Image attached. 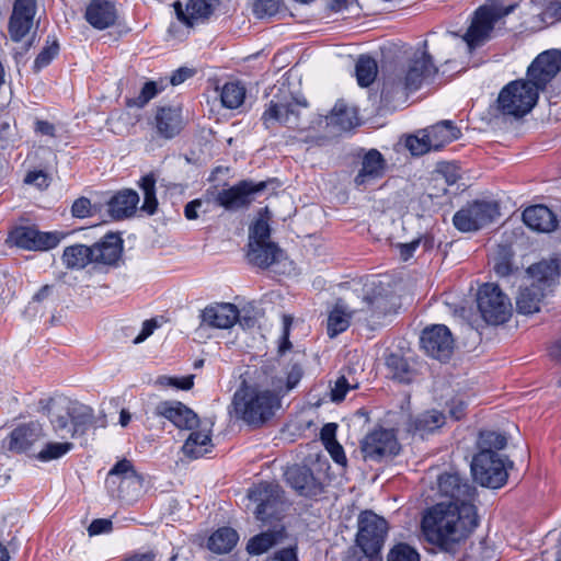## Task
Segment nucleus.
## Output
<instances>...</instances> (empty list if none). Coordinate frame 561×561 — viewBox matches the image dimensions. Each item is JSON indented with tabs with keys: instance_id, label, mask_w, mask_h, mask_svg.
<instances>
[{
	"instance_id": "obj_1",
	"label": "nucleus",
	"mask_w": 561,
	"mask_h": 561,
	"mask_svg": "<svg viewBox=\"0 0 561 561\" xmlns=\"http://www.w3.org/2000/svg\"><path fill=\"white\" fill-rule=\"evenodd\" d=\"M283 377L274 365H264L254 373L253 380L243 379L232 397L231 414L250 426L260 427L282 407Z\"/></svg>"
},
{
	"instance_id": "obj_2",
	"label": "nucleus",
	"mask_w": 561,
	"mask_h": 561,
	"mask_svg": "<svg viewBox=\"0 0 561 561\" xmlns=\"http://www.w3.org/2000/svg\"><path fill=\"white\" fill-rule=\"evenodd\" d=\"M307 108L308 102L304 98H296L290 93L274 95L266 104L261 121L266 129H271L275 123H278L300 131L314 129L323 124L348 130L357 124L356 111L343 103H336L327 116L316 115L310 125L302 122V114Z\"/></svg>"
},
{
	"instance_id": "obj_3",
	"label": "nucleus",
	"mask_w": 561,
	"mask_h": 561,
	"mask_svg": "<svg viewBox=\"0 0 561 561\" xmlns=\"http://www.w3.org/2000/svg\"><path fill=\"white\" fill-rule=\"evenodd\" d=\"M478 526L474 504L455 505L437 503L422 519L428 538L438 543H454L466 539Z\"/></svg>"
},
{
	"instance_id": "obj_4",
	"label": "nucleus",
	"mask_w": 561,
	"mask_h": 561,
	"mask_svg": "<svg viewBox=\"0 0 561 561\" xmlns=\"http://www.w3.org/2000/svg\"><path fill=\"white\" fill-rule=\"evenodd\" d=\"M437 72L438 68L427 51V41H423L409 56L403 69L383 79L381 98L386 102H391L397 98L407 96L409 92L416 91L424 83L431 82Z\"/></svg>"
},
{
	"instance_id": "obj_5",
	"label": "nucleus",
	"mask_w": 561,
	"mask_h": 561,
	"mask_svg": "<svg viewBox=\"0 0 561 561\" xmlns=\"http://www.w3.org/2000/svg\"><path fill=\"white\" fill-rule=\"evenodd\" d=\"M39 407L49 417L54 432L60 436L67 433L73 437L76 433L83 432L93 419L91 408L62 394L41 400Z\"/></svg>"
},
{
	"instance_id": "obj_6",
	"label": "nucleus",
	"mask_w": 561,
	"mask_h": 561,
	"mask_svg": "<svg viewBox=\"0 0 561 561\" xmlns=\"http://www.w3.org/2000/svg\"><path fill=\"white\" fill-rule=\"evenodd\" d=\"M560 275L558 260H543L527 268L529 285L523 287L516 298L518 312L531 314L540 310L542 299L551 291Z\"/></svg>"
},
{
	"instance_id": "obj_7",
	"label": "nucleus",
	"mask_w": 561,
	"mask_h": 561,
	"mask_svg": "<svg viewBox=\"0 0 561 561\" xmlns=\"http://www.w3.org/2000/svg\"><path fill=\"white\" fill-rule=\"evenodd\" d=\"M515 4L504 5L501 0H490L480 5L471 18L467 32L462 35L469 50H473L490 41L495 26L515 10Z\"/></svg>"
},
{
	"instance_id": "obj_8",
	"label": "nucleus",
	"mask_w": 561,
	"mask_h": 561,
	"mask_svg": "<svg viewBox=\"0 0 561 561\" xmlns=\"http://www.w3.org/2000/svg\"><path fill=\"white\" fill-rule=\"evenodd\" d=\"M539 92L527 80H515L506 84L497 98V108L504 115L523 117L538 101Z\"/></svg>"
},
{
	"instance_id": "obj_9",
	"label": "nucleus",
	"mask_w": 561,
	"mask_h": 561,
	"mask_svg": "<svg viewBox=\"0 0 561 561\" xmlns=\"http://www.w3.org/2000/svg\"><path fill=\"white\" fill-rule=\"evenodd\" d=\"M248 499L256 504L254 515L261 522L278 519L286 506L283 490L272 482H260L250 488Z\"/></svg>"
},
{
	"instance_id": "obj_10",
	"label": "nucleus",
	"mask_w": 561,
	"mask_h": 561,
	"mask_svg": "<svg viewBox=\"0 0 561 561\" xmlns=\"http://www.w3.org/2000/svg\"><path fill=\"white\" fill-rule=\"evenodd\" d=\"M477 302L481 317L489 324H502L512 316V302L496 284H483L479 288Z\"/></svg>"
},
{
	"instance_id": "obj_11",
	"label": "nucleus",
	"mask_w": 561,
	"mask_h": 561,
	"mask_svg": "<svg viewBox=\"0 0 561 561\" xmlns=\"http://www.w3.org/2000/svg\"><path fill=\"white\" fill-rule=\"evenodd\" d=\"M388 523L383 517L371 511H365L358 516L356 543L367 557L377 554L386 539Z\"/></svg>"
},
{
	"instance_id": "obj_12",
	"label": "nucleus",
	"mask_w": 561,
	"mask_h": 561,
	"mask_svg": "<svg viewBox=\"0 0 561 561\" xmlns=\"http://www.w3.org/2000/svg\"><path fill=\"white\" fill-rule=\"evenodd\" d=\"M500 216L497 203L491 201H473L456 211L454 226L462 232L477 231Z\"/></svg>"
},
{
	"instance_id": "obj_13",
	"label": "nucleus",
	"mask_w": 561,
	"mask_h": 561,
	"mask_svg": "<svg viewBox=\"0 0 561 561\" xmlns=\"http://www.w3.org/2000/svg\"><path fill=\"white\" fill-rule=\"evenodd\" d=\"M474 480L482 486L499 489L507 481V466L501 455L477 454L471 462Z\"/></svg>"
},
{
	"instance_id": "obj_14",
	"label": "nucleus",
	"mask_w": 561,
	"mask_h": 561,
	"mask_svg": "<svg viewBox=\"0 0 561 561\" xmlns=\"http://www.w3.org/2000/svg\"><path fill=\"white\" fill-rule=\"evenodd\" d=\"M265 187V182L253 183L251 181H241L229 188L210 191V198L215 206L234 211L251 205L255 195L264 191Z\"/></svg>"
},
{
	"instance_id": "obj_15",
	"label": "nucleus",
	"mask_w": 561,
	"mask_h": 561,
	"mask_svg": "<svg viewBox=\"0 0 561 561\" xmlns=\"http://www.w3.org/2000/svg\"><path fill=\"white\" fill-rule=\"evenodd\" d=\"M399 450L398 439L390 430H375L360 443V451L365 460L381 461L383 458L397 455Z\"/></svg>"
},
{
	"instance_id": "obj_16",
	"label": "nucleus",
	"mask_w": 561,
	"mask_h": 561,
	"mask_svg": "<svg viewBox=\"0 0 561 561\" xmlns=\"http://www.w3.org/2000/svg\"><path fill=\"white\" fill-rule=\"evenodd\" d=\"M438 492L442 496L448 499L447 503L461 505L474 504L476 488L466 477L458 472H445L437 480Z\"/></svg>"
},
{
	"instance_id": "obj_17",
	"label": "nucleus",
	"mask_w": 561,
	"mask_h": 561,
	"mask_svg": "<svg viewBox=\"0 0 561 561\" xmlns=\"http://www.w3.org/2000/svg\"><path fill=\"white\" fill-rule=\"evenodd\" d=\"M560 70L561 54L557 50H547L538 55L528 67L527 81L539 92L546 89Z\"/></svg>"
},
{
	"instance_id": "obj_18",
	"label": "nucleus",
	"mask_w": 561,
	"mask_h": 561,
	"mask_svg": "<svg viewBox=\"0 0 561 561\" xmlns=\"http://www.w3.org/2000/svg\"><path fill=\"white\" fill-rule=\"evenodd\" d=\"M37 12L36 0H14L12 12L8 22V32L14 43H20L30 33L34 25Z\"/></svg>"
},
{
	"instance_id": "obj_19",
	"label": "nucleus",
	"mask_w": 561,
	"mask_h": 561,
	"mask_svg": "<svg viewBox=\"0 0 561 561\" xmlns=\"http://www.w3.org/2000/svg\"><path fill=\"white\" fill-rule=\"evenodd\" d=\"M65 234L62 232H42L32 227H19L11 233V239L19 248L30 251H47L56 248Z\"/></svg>"
},
{
	"instance_id": "obj_20",
	"label": "nucleus",
	"mask_w": 561,
	"mask_h": 561,
	"mask_svg": "<svg viewBox=\"0 0 561 561\" xmlns=\"http://www.w3.org/2000/svg\"><path fill=\"white\" fill-rule=\"evenodd\" d=\"M421 344L425 352L439 360L448 359L454 352V339L444 324H435L423 330Z\"/></svg>"
},
{
	"instance_id": "obj_21",
	"label": "nucleus",
	"mask_w": 561,
	"mask_h": 561,
	"mask_svg": "<svg viewBox=\"0 0 561 561\" xmlns=\"http://www.w3.org/2000/svg\"><path fill=\"white\" fill-rule=\"evenodd\" d=\"M199 319V328L230 329L239 319V309L230 302H215L202 310Z\"/></svg>"
},
{
	"instance_id": "obj_22",
	"label": "nucleus",
	"mask_w": 561,
	"mask_h": 561,
	"mask_svg": "<svg viewBox=\"0 0 561 561\" xmlns=\"http://www.w3.org/2000/svg\"><path fill=\"white\" fill-rule=\"evenodd\" d=\"M156 414L169 420L180 430H194L199 424L198 415L180 401H162L158 403Z\"/></svg>"
},
{
	"instance_id": "obj_23",
	"label": "nucleus",
	"mask_w": 561,
	"mask_h": 561,
	"mask_svg": "<svg viewBox=\"0 0 561 561\" xmlns=\"http://www.w3.org/2000/svg\"><path fill=\"white\" fill-rule=\"evenodd\" d=\"M108 476H121L118 489L119 496L124 500H134L142 489V477L134 470L131 462L127 459L118 461L110 470Z\"/></svg>"
},
{
	"instance_id": "obj_24",
	"label": "nucleus",
	"mask_w": 561,
	"mask_h": 561,
	"mask_svg": "<svg viewBox=\"0 0 561 561\" xmlns=\"http://www.w3.org/2000/svg\"><path fill=\"white\" fill-rule=\"evenodd\" d=\"M117 9L110 0H91L84 12L87 22L96 30H106L116 24Z\"/></svg>"
},
{
	"instance_id": "obj_25",
	"label": "nucleus",
	"mask_w": 561,
	"mask_h": 561,
	"mask_svg": "<svg viewBox=\"0 0 561 561\" xmlns=\"http://www.w3.org/2000/svg\"><path fill=\"white\" fill-rule=\"evenodd\" d=\"M154 121L158 135L165 139L175 137L184 127V118L180 106L159 107Z\"/></svg>"
},
{
	"instance_id": "obj_26",
	"label": "nucleus",
	"mask_w": 561,
	"mask_h": 561,
	"mask_svg": "<svg viewBox=\"0 0 561 561\" xmlns=\"http://www.w3.org/2000/svg\"><path fill=\"white\" fill-rule=\"evenodd\" d=\"M90 248L93 263L113 265L122 255L123 241L118 234L107 233Z\"/></svg>"
},
{
	"instance_id": "obj_27",
	"label": "nucleus",
	"mask_w": 561,
	"mask_h": 561,
	"mask_svg": "<svg viewBox=\"0 0 561 561\" xmlns=\"http://www.w3.org/2000/svg\"><path fill=\"white\" fill-rule=\"evenodd\" d=\"M287 483L302 496H313L320 492V485L312 471L306 466H293L285 472Z\"/></svg>"
},
{
	"instance_id": "obj_28",
	"label": "nucleus",
	"mask_w": 561,
	"mask_h": 561,
	"mask_svg": "<svg viewBox=\"0 0 561 561\" xmlns=\"http://www.w3.org/2000/svg\"><path fill=\"white\" fill-rule=\"evenodd\" d=\"M42 436L43 427L38 422L19 425L9 435L8 448L15 453L25 451Z\"/></svg>"
},
{
	"instance_id": "obj_29",
	"label": "nucleus",
	"mask_w": 561,
	"mask_h": 561,
	"mask_svg": "<svg viewBox=\"0 0 561 561\" xmlns=\"http://www.w3.org/2000/svg\"><path fill=\"white\" fill-rule=\"evenodd\" d=\"M386 162L382 154L376 150H369L363 158L362 168L354 179L357 187L365 186L380 179L385 173Z\"/></svg>"
},
{
	"instance_id": "obj_30",
	"label": "nucleus",
	"mask_w": 561,
	"mask_h": 561,
	"mask_svg": "<svg viewBox=\"0 0 561 561\" xmlns=\"http://www.w3.org/2000/svg\"><path fill=\"white\" fill-rule=\"evenodd\" d=\"M523 221L530 229L540 232L553 231L558 226L557 218L552 210L543 205H535L526 208L523 211Z\"/></svg>"
},
{
	"instance_id": "obj_31",
	"label": "nucleus",
	"mask_w": 561,
	"mask_h": 561,
	"mask_svg": "<svg viewBox=\"0 0 561 561\" xmlns=\"http://www.w3.org/2000/svg\"><path fill=\"white\" fill-rule=\"evenodd\" d=\"M219 0H188L185 10L180 2L174 4L178 19L188 26H193L194 21L207 19L218 5Z\"/></svg>"
},
{
	"instance_id": "obj_32",
	"label": "nucleus",
	"mask_w": 561,
	"mask_h": 561,
	"mask_svg": "<svg viewBox=\"0 0 561 561\" xmlns=\"http://www.w3.org/2000/svg\"><path fill=\"white\" fill-rule=\"evenodd\" d=\"M138 202L139 196L136 191H121L110 199L108 213L114 219L129 217L136 211Z\"/></svg>"
},
{
	"instance_id": "obj_33",
	"label": "nucleus",
	"mask_w": 561,
	"mask_h": 561,
	"mask_svg": "<svg viewBox=\"0 0 561 561\" xmlns=\"http://www.w3.org/2000/svg\"><path fill=\"white\" fill-rule=\"evenodd\" d=\"M460 135V129L450 121H443L425 129V137H430V146L435 151L458 139Z\"/></svg>"
},
{
	"instance_id": "obj_34",
	"label": "nucleus",
	"mask_w": 561,
	"mask_h": 561,
	"mask_svg": "<svg viewBox=\"0 0 561 561\" xmlns=\"http://www.w3.org/2000/svg\"><path fill=\"white\" fill-rule=\"evenodd\" d=\"M248 260L252 265L267 268L277 263L283 255L282 250L275 244L249 243Z\"/></svg>"
},
{
	"instance_id": "obj_35",
	"label": "nucleus",
	"mask_w": 561,
	"mask_h": 561,
	"mask_svg": "<svg viewBox=\"0 0 561 561\" xmlns=\"http://www.w3.org/2000/svg\"><path fill=\"white\" fill-rule=\"evenodd\" d=\"M445 423V416L442 412L432 410L421 413L414 417L410 416L407 422V430L414 434H428L442 427Z\"/></svg>"
},
{
	"instance_id": "obj_36",
	"label": "nucleus",
	"mask_w": 561,
	"mask_h": 561,
	"mask_svg": "<svg viewBox=\"0 0 561 561\" xmlns=\"http://www.w3.org/2000/svg\"><path fill=\"white\" fill-rule=\"evenodd\" d=\"M285 538L284 529L267 530L252 537L245 547L251 556H261L279 543Z\"/></svg>"
},
{
	"instance_id": "obj_37",
	"label": "nucleus",
	"mask_w": 561,
	"mask_h": 561,
	"mask_svg": "<svg viewBox=\"0 0 561 561\" xmlns=\"http://www.w3.org/2000/svg\"><path fill=\"white\" fill-rule=\"evenodd\" d=\"M213 448L210 430L195 431L185 440L182 450L190 458H199L208 454Z\"/></svg>"
},
{
	"instance_id": "obj_38",
	"label": "nucleus",
	"mask_w": 561,
	"mask_h": 561,
	"mask_svg": "<svg viewBox=\"0 0 561 561\" xmlns=\"http://www.w3.org/2000/svg\"><path fill=\"white\" fill-rule=\"evenodd\" d=\"M61 262L68 270H82L93 263L91 248L84 244L66 247L61 255Z\"/></svg>"
},
{
	"instance_id": "obj_39",
	"label": "nucleus",
	"mask_w": 561,
	"mask_h": 561,
	"mask_svg": "<svg viewBox=\"0 0 561 561\" xmlns=\"http://www.w3.org/2000/svg\"><path fill=\"white\" fill-rule=\"evenodd\" d=\"M239 540L238 533L230 527L217 529L208 538L207 547L215 553L222 554L230 552Z\"/></svg>"
},
{
	"instance_id": "obj_40",
	"label": "nucleus",
	"mask_w": 561,
	"mask_h": 561,
	"mask_svg": "<svg viewBox=\"0 0 561 561\" xmlns=\"http://www.w3.org/2000/svg\"><path fill=\"white\" fill-rule=\"evenodd\" d=\"M245 93L247 90L242 83L238 81L227 82L220 89L221 104L230 110L238 108L243 104Z\"/></svg>"
},
{
	"instance_id": "obj_41",
	"label": "nucleus",
	"mask_w": 561,
	"mask_h": 561,
	"mask_svg": "<svg viewBox=\"0 0 561 561\" xmlns=\"http://www.w3.org/2000/svg\"><path fill=\"white\" fill-rule=\"evenodd\" d=\"M352 314L347 312L344 307L336 304L328 317V335L335 337L340 333L344 332L351 323Z\"/></svg>"
},
{
	"instance_id": "obj_42",
	"label": "nucleus",
	"mask_w": 561,
	"mask_h": 561,
	"mask_svg": "<svg viewBox=\"0 0 561 561\" xmlns=\"http://www.w3.org/2000/svg\"><path fill=\"white\" fill-rule=\"evenodd\" d=\"M386 366L391 377L400 382H410L413 371L407 359L399 354H390L386 358Z\"/></svg>"
},
{
	"instance_id": "obj_43",
	"label": "nucleus",
	"mask_w": 561,
	"mask_h": 561,
	"mask_svg": "<svg viewBox=\"0 0 561 561\" xmlns=\"http://www.w3.org/2000/svg\"><path fill=\"white\" fill-rule=\"evenodd\" d=\"M506 445L507 438L505 435L492 431L481 432L478 440V454L499 455L497 451L504 449Z\"/></svg>"
},
{
	"instance_id": "obj_44",
	"label": "nucleus",
	"mask_w": 561,
	"mask_h": 561,
	"mask_svg": "<svg viewBox=\"0 0 561 561\" xmlns=\"http://www.w3.org/2000/svg\"><path fill=\"white\" fill-rule=\"evenodd\" d=\"M355 73L360 87H369L378 73L376 60L369 56H360L356 62Z\"/></svg>"
},
{
	"instance_id": "obj_45",
	"label": "nucleus",
	"mask_w": 561,
	"mask_h": 561,
	"mask_svg": "<svg viewBox=\"0 0 561 561\" xmlns=\"http://www.w3.org/2000/svg\"><path fill=\"white\" fill-rule=\"evenodd\" d=\"M364 302L367 306L366 311L370 312L371 319H379L386 316L392 308L389 297L380 293L365 296Z\"/></svg>"
},
{
	"instance_id": "obj_46",
	"label": "nucleus",
	"mask_w": 561,
	"mask_h": 561,
	"mask_svg": "<svg viewBox=\"0 0 561 561\" xmlns=\"http://www.w3.org/2000/svg\"><path fill=\"white\" fill-rule=\"evenodd\" d=\"M140 187L144 192V204L141 210L153 215L157 210L158 201L156 197V179L153 174H147L141 179Z\"/></svg>"
},
{
	"instance_id": "obj_47",
	"label": "nucleus",
	"mask_w": 561,
	"mask_h": 561,
	"mask_svg": "<svg viewBox=\"0 0 561 561\" xmlns=\"http://www.w3.org/2000/svg\"><path fill=\"white\" fill-rule=\"evenodd\" d=\"M163 89L164 85L162 83L159 84L156 81H148L141 88L139 95L134 99H128L126 104L129 107L135 106L141 108Z\"/></svg>"
},
{
	"instance_id": "obj_48",
	"label": "nucleus",
	"mask_w": 561,
	"mask_h": 561,
	"mask_svg": "<svg viewBox=\"0 0 561 561\" xmlns=\"http://www.w3.org/2000/svg\"><path fill=\"white\" fill-rule=\"evenodd\" d=\"M73 448V444L69 442L64 443H47L44 448L38 453L37 458L41 461H50L59 459Z\"/></svg>"
},
{
	"instance_id": "obj_49",
	"label": "nucleus",
	"mask_w": 561,
	"mask_h": 561,
	"mask_svg": "<svg viewBox=\"0 0 561 561\" xmlns=\"http://www.w3.org/2000/svg\"><path fill=\"white\" fill-rule=\"evenodd\" d=\"M387 561H420V554L410 545L400 542L390 549Z\"/></svg>"
},
{
	"instance_id": "obj_50",
	"label": "nucleus",
	"mask_w": 561,
	"mask_h": 561,
	"mask_svg": "<svg viewBox=\"0 0 561 561\" xmlns=\"http://www.w3.org/2000/svg\"><path fill=\"white\" fill-rule=\"evenodd\" d=\"M271 229L266 219L260 218L250 228L249 243L271 244Z\"/></svg>"
},
{
	"instance_id": "obj_51",
	"label": "nucleus",
	"mask_w": 561,
	"mask_h": 561,
	"mask_svg": "<svg viewBox=\"0 0 561 561\" xmlns=\"http://www.w3.org/2000/svg\"><path fill=\"white\" fill-rule=\"evenodd\" d=\"M430 137H425V129L419 135L410 136L407 139V147L414 156H422L433 150L430 146Z\"/></svg>"
},
{
	"instance_id": "obj_52",
	"label": "nucleus",
	"mask_w": 561,
	"mask_h": 561,
	"mask_svg": "<svg viewBox=\"0 0 561 561\" xmlns=\"http://www.w3.org/2000/svg\"><path fill=\"white\" fill-rule=\"evenodd\" d=\"M194 376L186 377H171V376H159L156 380V385L160 387H173L181 390H190L194 385Z\"/></svg>"
},
{
	"instance_id": "obj_53",
	"label": "nucleus",
	"mask_w": 561,
	"mask_h": 561,
	"mask_svg": "<svg viewBox=\"0 0 561 561\" xmlns=\"http://www.w3.org/2000/svg\"><path fill=\"white\" fill-rule=\"evenodd\" d=\"M206 206H215L213 199L210 198V191H206V193L201 197L187 203L184 207V215L188 220H195L198 218V211L203 205Z\"/></svg>"
},
{
	"instance_id": "obj_54",
	"label": "nucleus",
	"mask_w": 561,
	"mask_h": 561,
	"mask_svg": "<svg viewBox=\"0 0 561 561\" xmlns=\"http://www.w3.org/2000/svg\"><path fill=\"white\" fill-rule=\"evenodd\" d=\"M58 50L59 45L57 41H54L50 45H46L34 60L35 71H39L41 69L48 66L51 62V60L57 56Z\"/></svg>"
},
{
	"instance_id": "obj_55",
	"label": "nucleus",
	"mask_w": 561,
	"mask_h": 561,
	"mask_svg": "<svg viewBox=\"0 0 561 561\" xmlns=\"http://www.w3.org/2000/svg\"><path fill=\"white\" fill-rule=\"evenodd\" d=\"M539 16L541 22L546 25H553L561 22V1L554 0L548 2Z\"/></svg>"
},
{
	"instance_id": "obj_56",
	"label": "nucleus",
	"mask_w": 561,
	"mask_h": 561,
	"mask_svg": "<svg viewBox=\"0 0 561 561\" xmlns=\"http://www.w3.org/2000/svg\"><path fill=\"white\" fill-rule=\"evenodd\" d=\"M280 0H255L253 3V13L256 18L263 19L277 13Z\"/></svg>"
},
{
	"instance_id": "obj_57",
	"label": "nucleus",
	"mask_w": 561,
	"mask_h": 561,
	"mask_svg": "<svg viewBox=\"0 0 561 561\" xmlns=\"http://www.w3.org/2000/svg\"><path fill=\"white\" fill-rule=\"evenodd\" d=\"M351 388L352 386L344 376L339 377L335 380L333 388L331 389V400L334 402H341L344 400L347 391Z\"/></svg>"
},
{
	"instance_id": "obj_58",
	"label": "nucleus",
	"mask_w": 561,
	"mask_h": 561,
	"mask_svg": "<svg viewBox=\"0 0 561 561\" xmlns=\"http://www.w3.org/2000/svg\"><path fill=\"white\" fill-rule=\"evenodd\" d=\"M113 529V523L107 518H98L92 520L90 526L88 527V533L90 536H98L101 534H108Z\"/></svg>"
},
{
	"instance_id": "obj_59",
	"label": "nucleus",
	"mask_w": 561,
	"mask_h": 561,
	"mask_svg": "<svg viewBox=\"0 0 561 561\" xmlns=\"http://www.w3.org/2000/svg\"><path fill=\"white\" fill-rule=\"evenodd\" d=\"M72 216L76 218H87L91 216V202L87 197H80L75 201L71 207Z\"/></svg>"
},
{
	"instance_id": "obj_60",
	"label": "nucleus",
	"mask_w": 561,
	"mask_h": 561,
	"mask_svg": "<svg viewBox=\"0 0 561 561\" xmlns=\"http://www.w3.org/2000/svg\"><path fill=\"white\" fill-rule=\"evenodd\" d=\"M302 377V369L299 365H293L287 373L286 381L283 380L284 394L294 389Z\"/></svg>"
},
{
	"instance_id": "obj_61",
	"label": "nucleus",
	"mask_w": 561,
	"mask_h": 561,
	"mask_svg": "<svg viewBox=\"0 0 561 561\" xmlns=\"http://www.w3.org/2000/svg\"><path fill=\"white\" fill-rule=\"evenodd\" d=\"M438 172L445 178L448 185L455 184L460 179L459 168L455 163H443Z\"/></svg>"
},
{
	"instance_id": "obj_62",
	"label": "nucleus",
	"mask_w": 561,
	"mask_h": 561,
	"mask_svg": "<svg viewBox=\"0 0 561 561\" xmlns=\"http://www.w3.org/2000/svg\"><path fill=\"white\" fill-rule=\"evenodd\" d=\"M24 182L34 184L38 188H46L49 185L48 175L44 171H31L26 174Z\"/></svg>"
},
{
	"instance_id": "obj_63",
	"label": "nucleus",
	"mask_w": 561,
	"mask_h": 561,
	"mask_svg": "<svg viewBox=\"0 0 561 561\" xmlns=\"http://www.w3.org/2000/svg\"><path fill=\"white\" fill-rule=\"evenodd\" d=\"M325 448L336 463H346V457L343 447L339 444L337 440L329 443L328 445H325Z\"/></svg>"
},
{
	"instance_id": "obj_64",
	"label": "nucleus",
	"mask_w": 561,
	"mask_h": 561,
	"mask_svg": "<svg viewBox=\"0 0 561 561\" xmlns=\"http://www.w3.org/2000/svg\"><path fill=\"white\" fill-rule=\"evenodd\" d=\"M276 561H299L296 547H288L280 549L274 553L273 557Z\"/></svg>"
}]
</instances>
